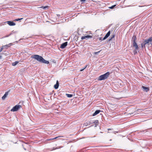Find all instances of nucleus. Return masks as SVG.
Returning <instances> with one entry per match:
<instances>
[{"label":"nucleus","instance_id":"obj_1","mask_svg":"<svg viewBox=\"0 0 152 152\" xmlns=\"http://www.w3.org/2000/svg\"><path fill=\"white\" fill-rule=\"evenodd\" d=\"M31 58L34 59L37 61L41 63L43 58L41 56L37 55H33L31 56Z\"/></svg>","mask_w":152,"mask_h":152},{"label":"nucleus","instance_id":"obj_2","mask_svg":"<svg viewBox=\"0 0 152 152\" xmlns=\"http://www.w3.org/2000/svg\"><path fill=\"white\" fill-rule=\"evenodd\" d=\"M110 74V72H107L105 74L100 76L99 77V80H102L107 78L109 77Z\"/></svg>","mask_w":152,"mask_h":152},{"label":"nucleus","instance_id":"obj_3","mask_svg":"<svg viewBox=\"0 0 152 152\" xmlns=\"http://www.w3.org/2000/svg\"><path fill=\"white\" fill-rule=\"evenodd\" d=\"M136 39V37L134 36H133L132 38V40L133 41V46L135 48V50L134 52L137 53V52L136 51V50H138L139 49V47L138 45L135 42V40Z\"/></svg>","mask_w":152,"mask_h":152},{"label":"nucleus","instance_id":"obj_4","mask_svg":"<svg viewBox=\"0 0 152 152\" xmlns=\"http://www.w3.org/2000/svg\"><path fill=\"white\" fill-rule=\"evenodd\" d=\"M152 41V37H150L148 39H146L144 40L143 42V43L145 44L146 45H149L150 44L151 45V42Z\"/></svg>","mask_w":152,"mask_h":152},{"label":"nucleus","instance_id":"obj_5","mask_svg":"<svg viewBox=\"0 0 152 152\" xmlns=\"http://www.w3.org/2000/svg\"><path fill=\"white\" fill-rule=\"evenodd\" d=\"M21 107L20 105H15L11 109V111L13 112L17 111Z\"/></svg>","mask_w":152,"mask_h":152},{"label":"nucleus","instance_id":"obj_6","mask_svg":"<svg viewBox=\"0 0 152 152\" xmlns=\"http://www.w3.org/2000/svg\"><path fill=\"white\" fill-rule=\"evenodd\" d=\"M116 106L115 105H108L107 108L109 110H113L116 108Z\"/></svg>","mask_w":152,"mask_h":152},{"label":"nucleus","instance_id":"obj_7","mask_svg":"<svg viewBox=\"0 0 152 152\" xmlns=\"http://www.w3.org/2000/svg\"><path fill=\"white\" fill-rule=\"evenodd\" d=\"M92 38V36L91 35H86L83 36L81 37V39L83 40L85 39L86 40L88 39H89L91 38Z\"/></svg>","mask_w":152,"mask_h":152},{"label":"nucleus","instance_id":"obj_8","mask_svg":"<svg viewBox=\"0 0 152 152\" xmlns=\"http://www.w3.org/2000/svg\"><path fill=\"white\" fill-rule=\"evenodd\" d=\"M10 26H14L15 25V23L11 21H9L6 22Z\"/></svg>","mask_w":152,"mask_h":152},{"label":"nucleus","instance_id":"obj_9","mask_svg":"<svg viewBox=\"0 0 152 152\" xmlns=\"http://www.w3.org/2000/svg\"><path fill=\"white\" fill-rule=\"evenodd\" d=\"M110 31H109L106 34L105 36L103 38V39H101V40H104L107 39L110 35Z\"/></svg>","mask_w":152,"mask_h":152},{"label":"nucleus","instance_id":"obj_10","mask_svg":"<svg viewBox=\"0 0 152 152\" xmlns=\"http://www.w3.org/2000/svg\"><path fill=\"white\" fill-rule=\"evenodd\" d=\"M67 42H65L63 43H62L60 46V48L62 49L64 48L67 45Z\"/></svg>","mask_w":152,"mask_h":152},{"label":"nucleus","instance_id":"obj_11","mask_svg":"<svg viewBox=\"0 0 152 152\" xmlns=\"http://www.w3.org/2000/svg\"><path fill=\"white\" fill-rule=\"evenodd\" d=\"M87 123H85V125L86 126H87L88 125H91V126H92V124H94V121H88V125H86V124H87Z\"/></svg>","mask_w":152,"mask_h":152},{"label":"nucleus","instance_id":"obj_12","mask_svg":"<svg viewBox=\"0 0 152 152\" xmlns=\"http://www.w3.org/2000/svg\"><path fill=\"white\" fill-rule=\"evenodd\" d=\"M9 92L8 91H7L5 92V94L2 97V99L3 100L5 99L7 97V96Z\"/></svg>","mask_w":152,"mask_h":152},{"label":"nucleus","instance_id":"obj_13","mask_svg":"<svg viewBox=\"0 0 152 152\" xmlns=\"http://www.w3.org/2000/svg\"><path fill=\"white\" fill-rule=\"evenodd\" d=\"M142 89L143 90L146 92L148 91L149 90V89L148 88L144 86H142Z\"/></svg>","mask_w":152,"mask_h":152},{"label":"nucleus","instance_id":"obj_14","mask_svg":"<svg viewBox=\"0 0 152 152\" xmlns=\"http://www.w3.org/2000/svg\"><path fill=\"white\" fill-rule=\"evenodd\" d=\"M101 111L100 110H96L94 113L93 114V116H94L99 114Z\"/></svg>","mask_w":152,"mask_h":152},{"label":"nucleus","instance_id":"obj_15","mask_svg":"<svg viewBox=\"0 0 152 152\" xmlns=\"http://www.w3.org/2000/svg\"><path fill=\"white\" fill-rule=\"evenodd\" d=\"M59 86V83L58 80L56 81V83L54 86V88L56 89H57Z\"/></svg>","mask_w":152,"mask_h":152},{"label":"nucleus","instance_id":"obj_16","mask_svg":"<svg viewBox=\"0 0 152 152\" xmlns=\"http://www.w3.org/2000/svg\"><path fill=\"white\" fill-rule=\"evenodd\" d=\"M41 63L47 64H49V63L48 61L45 60L43 58L42 59Z\"/></svg>","mask_w":152,"mask_h":152},{"label":"nucleus","instance_id":"obj_17","mask_svg":"<svg viewBox=\"0 0 152 152\" xmlns=\"http://www.w3.org/2000/svg\"><path fill=\"white\" fill-rule=\"evenodd\" d=\"M12 45V43H10L8 45H7L4 46H3V47H4V48H5L6 49H7L8 47L11 46Z\"/></svg>","mask_w":152,"mask_h":152},{"label":"nucleus","instance_id":"obj_18","mask_svg":"<svg viewBox=\"0 0 152 152\" xmlns=\"http://www.w3.org/2000/svg\"><path fill=\"white\" fill-rule=\"evenodd\" d=\"M62 137V136H59L58 137H55L53 138H50V139H47V140H53L57 139V138L58 137Z\"/></svg>","mask_w":152,"mask_h":152},{"label":"nucleus","instance_id":"obj_19","mask_svg":"<svg viewBox=\"0 0 152 152\" xmlns=\"http://www.w3.org/2000/svg\"><path fill=\"white\" fill-rule=\"evenodd\" d=\"M98 121L97 120L94 121V124L95 125V126H96V125H98Z\"/></svg>","mask_w":152,"mask_h":152},{"label":"nucleus","instance_id":"obj_20","mask_svg":"<svg viewBox=\"0 0 152 152\" xmlns=\"http://www.w3.org/2000/svg\"><path fill=\"white\" fill-rule=\"evenodd\" d=\"M18 63V61H16L15 62H13L12 63V65L13 66H15Z\"/></svg>","mask_w":152,"mask_h":152},{"label":"nucleus","instance_id":"obj_21","mask_svg":"<svg viewBox=\"0 0 152 152\" xmlns=\"http://www.w3.org/2000/svg\"><path fill=\"white\" fill-rule=\"evenodd\" d=\"M146 45L143 42L141 44V46L142 48H145Z\"/></svg>","mask_w":152,"mask_h":152},{"label":"nucleus","instance_id":"obj_22","mask_svg":"<svg viewBox=\"0 0 152 152\" xmlns=\"http://www.w3.org/2000/svg\"><path fill=\"white\" fill-rule=\"evenodd\" d=\"M66 95L68 97H71L72 96V95L71 94H66Z\"/></svg>","mask_w":152,"mask_h":152},{"label":"nucleus","instance_id":"obj_23","mask_svg":"<svg viewBox=\"0 0 152 152\" xmlns=\"http://www.w3.org/2000/svg\"><path fill=\"white\" fill-rule=\"evenodd\" d=\"M87 65H86L85 66H84L82 69H81L80 71V72L82 71L83 70L85 69L87 67Z\"/></svg>","mask_w":152,"mask_h":152},{"label":"nucleus","instance_id":"obj_24","mask_svg":"<svg viewBox=\"0 0 152 152\" xmlns=\"http://www.w3.org/2000/svg\"><path fill=\"white\" fill-rule=\"evenodd\" d=\"M116 6L115 5H113L110 7H109V8L111 9H113L114 8V7Z\"/></svg>","mask_w":152,"mask_h":152},{"label":"nucleus","instance_id":"obj_25","mask_svg":"<svg viewBox=\"0 0 152 152\" xmlns=\"http://www.w3.org/2000/svg\"><path fill=\"white\" fill-rule=\"evenodd\" d=\"M62 147L60 146L59 147H57L55 148H53V150H56V149H58L59 148H61Z\"/></svg>","mask_w":152,"mask_h":152},{"label":"nucleus","instance_id":"obj_26","mask_svg":"<svg viewBox=\"0 0 152 152\" xmlns=\"http://www.w3.org/2000/svg\"><path fill=\"white\" fill-rule=\"evenodd\" d=\"M101 50H100L98 52H95L94 53V54H95V55H97L98 54V53H99V52L101 51Z\"/></svg>","mask_w":152,"mask_h":152},{"label":"nucleus","instance_id":"obj_27","mask_svg":"<svg viewBox=\"0 0 152 152\" xmlns=\"http://www.w3.org/2000/svg\"><path fill=\"white\" fill-rule=\"evenodd\" d=\"M23 19V18H18V19H16V20H16V21H19V20H22Z\"/></svg>","mask_w":152,"mask_h":152},{"label":"nucleus","instance_id":"obj_28","mask_svg":"<svg viewBox=\"0 0 152 152\" xmlns=\"http://www.w3.org/2000/svg\"><path fill=\"white\" fill-rule=\"evenodd\" d=\"M48 7V6H45V7L42 6L41 7V8H43V9H45V8H47Z\"/></svg>","mask_w":152,"mask_h":152},{"label":"nucleus","instance_id":"obj_29","mask_svg":"<svg viewBox=\"0 0 152 152\" xmlns=\"http://www.w3.org/2000/svg\"><path fill=\"white\" fill-rule=\"evenodd\" d=\"M24 103V102L23 101H21L20 102L19 104H23Z\"/></svg>","mask_w":152,"mask_h":152},{"label":"nucleus","instance_id":"obj_30","mask_svg":"<svg viewBox=\"0 0 152 152\" xmlns=\"http://www.w3.org/2000/svg\"><path fill=\"white\" fill-rule=\"evenodd\" d=\"M4 48V47H3V46H2V47L1 48L0 50V52H1V51L2 50H3V48Z\"/></svg>","mask_w":152,"mask_h":152},{"label":"nucleus","instance_id":"obj_31","mask_svg":"<svg viewBox=\"0 0 152 152\" xmlns=\"http://www.w3.org/2000/svg\"><path fill=\"white\" fill-rule=\"evenodd\" d=\"M115 37V35H112V37H111V38L109 39V40H111L112 38H114Z\"/></svg>","mask_w":152,"mask_h":152},{"label":"nucleus","instance_id":"obj_32","mask_svg":"<svg viewBox=\"0 0 152 152\" xmlns=\"http://www.w3.org/2000/svg\"><path fill=\"white\" fill-rule=\"evenodd\" d=\"M11 35V34H10L9 35H7L5 37H8L9 36H10V35Z\"/></svg>","mask_w":152,"mask_h":152},{"label":"nucleus","instance_id":"obj_33","mask_svg":"<svg viewBox=\"0 0 152 152\" xmlns=\"http://www.w3.org/2000/svg\"><path fill=\"white\" fill-rule=\"evenodd\" d=\"M86 0H80V1L82 2H84Z\"/></svg>","mask_w":152,"mask_h":152},{"label":"nucleus","instance_id":"obj_34","mask_svg":"<svg viewBox=\"0 0 152 152\" xmlns=\"http://www.w3.org/2000/svg\"><path fill=\"white\" fill-rule=\"evenodd\" d=\"M115 132L118 133V132H114V133H115Z\"/></svg>","mask_w":152,"mask_h":152},{"label":"nucleus","instance_id":"obj_35","mask_svg":"<svg viewBox=\"0 0 152 152\" xmlns=\"http://www.w3.org/2000/svg\"><path fill=\"white\" fill-rule=\"evenodd\" d=\"M111 129H108V130H110Z\"/></svg>","mask_w":152,"mask_h":152},{"label":"nucleus","instance_id":"obj_36","mask_svg":"<svg viewBox=\"0 0 152 152\" xmlns=\"http://www.w3.org/2000/svg\"><path fill=\"white\" fill-rule=\"evenodd\" d=\"M88 123V122H87L86 123ZM86 124V125H88V123H87Z\"/></svg>","mask_w":152,"mask_h":152},{"label":"nucleus","instance_id":"obj_37","mask_svg":"<svg viewBox=\"0 0 152 152\" xmlns=\"http://www.w3.org/2000/svg\"><path fill=\"white\" fill-rule=\"evenodd\" d=\"M101 38H100V39H99V40H101Z\"/></svg>","mask_w":152,"mask_h":152},{"label":"nucleus","instance_id":"obj_38","mask_svg":"<svg viewBox=\"0 0 152 152\" xmlns=\"http://www.w3.org/2000/svg\"><path fill=\"white\" fill-rule=\"evenodd\" d=\"M100 132L101 133H102V132Z\"/></svg>","mask_w":152,"mask_h":152}]
</instances>
